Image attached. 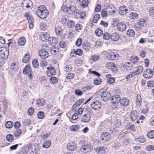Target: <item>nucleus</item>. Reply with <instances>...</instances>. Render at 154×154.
<instances>
[{"instance_id":"1","label":"nucleus","mask_w":154,"mask_h":154,"mask_svg":"<svg viewBox=\"0 0 154 154\" xmlns=\"http://www.w3.org/2000/svg\"><path fill=\"white\" fill-rule=\"evenodd\" d=\"M79 144L81 146L80 151L82 152L86 153L90 152L92 149V146L90 144L87 143L85 141H81Z\"/></svg>"},{"instance_id":"2","label":"nucleus","mask_w":154,"mask_h":154,"mask_svg":"<svg viewBox=\"0 0 154 154\" xmlns=\"http://www.w3.org/2000/svg\"><path fill=\"white\" fill-rule=\"evenodd\" d=\"M96 94L100 95L101 100L104 102L108 101L111 96V94L109 92L103 91V88L97 92Z\"/></svg>"},{"instance_id":"3","label":"nucleus","mask_w":154,"mask_h":154,"mask_svg":"<svg viewBox=\"0 0 154 154\" xmlns=\"http://www.w3.org/2000/svg\"><path fill=\"white\" fill-rule=\"evenodd\" d=\"M66 11L69 14L74 15L75 17L77 14H79V10L77 9L75 5H71L69 7H67Z\"/></svg>"},{"instance_id":"4","label":"nucleus","mask_w":154,"mask_h":154,"mask_svg":"<svg viewBox=\"0 0 154 154\" xmlns=\"http://www.w3.org/2000/svg\"><path fill=\"white\" fill-rule=\"evenodd\" d=\"M100 138L102 140L105 142L109 141L112 138L110 134L108 132H102L100 135Z\"/></svg>"},{"instance_id":"5","label":"nucleus","mask_w":154,"mask_h":154,"mask_svg":"<svg viewBox=\"0 0 154 154\" xmlns=\"http://www.w3.org/2000/svg\"><path fill=\"white\" fill-rule=\"evenodd\" d=\"M9 51L6 47L0 48V57L2 58H6L8 55Z\"/></svg>"},{"instance_id":"6","label":"nucleus","mask_w":154,"mask_h":154,"mask_svg":"<svg viewBox=\"0 0 154 154\" xmlns=\"http://www.w3.org/2000/svg\"><path fill=\"white\" fill-rule=\"evenodd\" d=\"M106 58L109 60H116L118 57V54L116 52H109L106 54Z\"/></svg>"},{"instance_id":"7","label":"nucleus","mask_w":154,"mask_h":154,"mask_svg":"<svg viewBox=\"0 0 154 154\" xmlns=\"http://www.w3.org/2000/svg\"><path fill=\"white\" fill-rule=\"evenodd\" d=\"M22 7L23 9L26 8L28 9H30L32 7L33 3L30 0H24L22 2Z\"/></svg>"},{"instance_id":"8","label":"nucleus","mask_w":154,"mask_h":154,"mask_svg":"<svg viewBox=\"0 0 154 154\" xmlns=\"http://www.w3.org/2000/svg\"><path fill=\"white\" fill-rule=\"evenodd\" d=\"M91 106L92 109L93 110H97L100 108L101 106V104L100 101L95 100L91 104Z\"/></svg>"},{"instance_id":"9","label":"nucleus","mask_w":154,"mask_h":154,"mask_svg":"<svg viewBox=\"0 0 154 154\" xmlns=\"http://www.w3.org/2000/svg\"><path fill=\"white\" fill-rule=\"evenodd\" d=\"M47 75L48 76H51L54 75L56 74V70L53 66H50L47 67Z\"/></svg>"},{"instance_id":"10","label":"nucleus","mask_w":154,"mask_h":154,"mask_svg":"<svg viewBox=\"0 0 154 154\" xmlns=\"http://www.w3.org/2000/svg\"><path fill=\"white\" fill-rule=\"evenodd\" d=\"M153 72L150 69H146L143 74V76L146 78L149 79L153 75Z\"/></svg>"},{"instance_id":"11","label":"nucleus","mask_w":154,"mask_h":154,"mask_svg":"<svg viewBox=\"0 0 154 154\" xmlns=\"http://www.w3.org/2000/svg\"><path fill=\"white\" fill-rule=\"evenodd\" d=\"M117 29L121 32L125 31L126 29L125 24L123 22H119L117 25Z\"/></svg>"},{"instance_id":"12","label":"nucleus","mask_w":154,"mask_h":154,"mask_svg":"<svg viewBox=\"0 0 154 154\" xmlns=\"http://www.w3.org/2000/svg\"><path fill=\"white\" fill-rule=\"evenodd\" d=\"M106 67L112 71L117 70L116 67L114 63L112 62H108L106 64Z\"/></svg>"},{"instance_id":"13","label":"nucleus","mask_w":154,"mask_h":154,"mask_svg":"<svg viewBox=\"0 0 154 154\" xmlns=\"http://www.w3.org/2000/svg\"><path fill=\"white\" fill-rule=\"evenodd\" d=\"M130 118L132 122L136 120L138 117V115L136 110H133L130 113Z\"/></svg>"},{"instance_id":"14","label":"nucleus","mask_w":154,"mask_h":154,"mask_svg":"<svg viewBox=\"0 0 154 154\" xmlns=\"http://www.w3.org/2000/svg\"><path fill=\"white\" fill-rule=\"evenodd\" d=\"M37 15L41 19H44L46 18L49 14V12L46 9L42 11L39 13L37 14Z\"/></svg>"},{"instance_id":"15","label":"nucleus","mask_w":154,"mask_h":154,"mask_svg":"<svg viewBox=\"0 0 154 154\" xmlns=\"http://www.w3.org/2000/svg\"><path fill=\"white\" fill-rule=\"evenodd\" d=\"M106 9L109 14L111 15L115 13V9L112 5H109L107 6Z\"/></svg>"},{"instance_id":"16","label":"nucleus","mask_w":154,"mask_h":154,"mask_svg":"<svg viewBox=\"0 0 154 154\" xmlns=\"http://www.w3.org/2000/svg\"><path fill=\"white\" fill-rule=\"evenodd\" d=\"M120 98L118 95L113 96L111 99V102L113 104L118 103L120 102Z\"/></svg>"},{"instance_id":"17","label":"nucleus","mask_w":154,"mask_h":154,"mask_svg":"<svg viewBox=\"0 0 154 154\" xmlns=\"http://www.w3.org/2000/svg\"><path fill=\"white\" fill-rule=\"evenodd\" d=\"M40 37L42 40L45 41V40L48 41L50 36L48 32H44L40 34Z\"/></svg>"},{"instance_id":"18","label":"nucleus","mask_w":154,"mask_h":154,"mask_svg":"<svg viewBox=\"0 0 154 154\" xmlns=\"http://www.w3.org/2000/svg\"><path fill=\"white\" fill-rule=\"evenodd\" d=\"M39 56L42 58L45 59L47 58L48 56V53L47 51L42 50L38 52Z\"/></svg>"},{"instance_id":"19","label":"nucleus","mask_w":154,"mask_h":154,"mask_svg":"<svg viewBox=\"0 0 154 154\" xmlns=\"http://www.w3.org/2000/svg\"><path fill=\"white\" fill-rule=\"evenodd\" d=\"M121 105L123 106H127L129 103V100L127 98H124L120 100Z\"/></svg>"},{"instance_id":"20","label":"nucleus","mask_w":154,"mask_h":154,"mask_svg":"<svg viewBox=\"0 0 154 154\" xmlns=\"http://www.w3.org/2000/svg\"><path fill=\"white\" fill-rule=\"evenodd\" d=\"M110 39L113 41H117L120 38L119 35L116 32L112 33L110 35Z\"/></svg>"},{"instance_id":"21","label":"nucleus","mask_w":154,"mask_h":154,"mask_svg":"<svg viewBox=\"0 0 154 154\" xmlns=\"http://www.w3.org/2000/svg\"><path fill=\"white\" fill-rule=\"evenodd\" d=\"M67 149L71 151L75 150L77 148L76 144L73 142L68 143L67 146Z\"/></svg>"},{"instance_id":"22","label":"nucleus","mask_w":154,"mask_h":154,"mask_svg":"<svg viewBox=\"0 0 154 154\" xmlns=\"http://www.w3.org/2000/svg\"><path fill=\"white\" fill-rule=\"evenodd\" d=\"M91 118V116L89 114H84L82 117L81 120L82 122H87L90 120Z\"/></svg>"},{"instance_id":"23","label":"nucleus","mask_w":154,"mask_h":154,"mask_svg":"<svg viewBox=\"0 0 154 154\" xmlns=\"http://www.w3.org/2000/svg\"><path fill=\"white\" fill-rule=\"evenodd\" d=\"M128 10L127 8L125 6H122L120 7L119 13L121 15H124L127 12Z\"/></svg>"},{"instance_id":"24","label":"nucleus","mask_w":154,"mask_h":154,"mask_svg":"<svg viewBox=\"0 0 154 154\" xmlns=\"http://www.w3.org/2000/svg\"><path fill=\"white\" fill-rule=\"evenodd\" d=\"M48 41L50 44L52 45H56L58 42L57 38L54 37H50Z\"/></svg>"},{"instance_id":"25","label":"nucleus","mask_w":154,"mask_h":154,"mask_svg":"<svg viewBox=\"0 0 154 154\" xmlns=\"http://www.w3.org/2000/svg\"><path fill=\"white\" fill-rule=\"evenodd\" d=\"M30 150V153L31 154H35L39 152V148L35 146H32L31 145Z\"/></svg>"},{"instance_id":"26","label":"nucleus","mask_w":154,"mask_h":154,"mask_svg":"<svg viewBox=\"0 0 154 154\" xmlns=\"http://www.w3.org/2000/svg\"><path fill=\"white\" fill-rule=\"evenodd\" d=\"M32 72L31 66L29 65H26L23 69V73L27 75Z\"/></svg>"},{"instance_id":"27","label":"nucleus","mask_w":154,"mask_h":154,"mask_svg":"<svg viewBox=\"0 0 154 154\" xmlns=\"http://www.w3.org/2000/svg\"><path fill=\"white\" fill-rule=\"evenodd\" d=\"M83 48L86 51H88L90 48V44L88 42H84L82 45Z\"/></svg>"},{"instance_id":"28","label":"nucleus","mask_w":154,"mask_h":154,"mask_svg":"<svg viewBox=\"0 0 154 154\" xmlns=\"http://www.w3.org/2000/svg\"><path fill=\"white\" fill-rule=\"evenodd\" d=\"M79 14H77V15L75 17V18H77L79 17L81 19L84 18L86 16V12L85 11L82 12L80 10H79Z\"/></svg>"},{"instance_id":"29","label":"nucleus","mask_w":154,"mask_h":154,"mask_svg":"<svg viewBox=\"0 0 154 154\" xmlns=\"http://www.w3.org/2000/svg\"><path fill=\"white\" fill-rule=\"evenodd\" d=\"M124 69L128 71H130L132 68V66L129 62H127L124 65Z\"/></svg>"},{"instance_id":"30","label":"nucleus","mask_w":154,"mask_h":154,"mask_svg":"<svg viewBox=\"0 0 154 154\" xmlns=\"http://www.w3.org/2000/svg\"><path fill=\"white\" fill-rule=\"evenodd\" d=\"M147 20L145 19H140L138 22L139 25L141 26H146L147 24Z\"/></svg>"},{"instance_id":"31","label":"nucleus","mask_w":154,"mask_h":154,"mask_svg":"<svg viewBox=\"0 0 154 154\" xmlns=\"http://www.w3.org/2000/svg\"><path fill=\"white\" fill-rule=\"evenodd\" d=\"M69 128L71 131H77L79 129L80 127L78 125H74L70 126Z\"/></svg>"},{"instance_id":"32","label":"nucleus","mask_w":154,"mask_h":154,"mask_svg":"<svg viewBox=\"0 0 154 154\" xmlns=\"http://www.w3.org/2000/svg\"><path fill=\"white\" fill-rule=\"evenodd\" d=\"M36 103L38 106H41L44 105L45 101L43 99H41L38 100Z\"/></svg>"},{"instance_id":"33","label":"nucleus","mask_w":154,"mask_h":154,"mask_svg":"<svg viewBox=\"0 0 154 154\" xmlns=\"http://www.w3.org/2000/svg\"><path fill=\"white\" fill-rule=\"evenodd\" d=\"M50 51L52 54L55 55L59 51V49L55 46H53L51 48Z\"/></svg>"},{"instance_id":"34","label":"nucleus","mask_w":154,"mask_h":154,"mask_svg":"<svg viewBox=\"0 0 154 154\" xmlns=\"http://www.w3.org/2000/svg\"><path fill=\"white\" fill-rule=\"evenodd\" d=\"M51 144V142L50 140H45L43 143V146L45 148H48L50 146Z\"/></svg>"},{"instance_id":"35","label":"nucleus","mask_w":154,"mask_h":154,"mask_svg":"<svg viewBox=\"0 0 154 154\" xmlns=\"http://www.w3.org/2000/svg\"><path fill=\"white\" fill-rule=\"evenodd\" d=\"M26 42V39L24 37H22L19 39L18 41V43L19 45H24Z\"/></svg>"},{"instance_id":"36","label":"nucleus","mask_w":154,"mask_h":154,"mask_svg":"<svg viewBox=\"0 0 154 154\" xmlns=\"http://www.w3.org/2000/svg\"><path fill=\"white\" fill-rule=\"evenodd\" d=\"M138 17V15L136 12H131L129 14V17L131 19H137Z\"/></svg>"},{"instance_id":"37","label":"nucleus","mask_w":154,"mask_h":154,"mask_svg":"<svg viewBox=\"0 0 154 154\" xmlns=\"http://www.w3.org/2000/svg\"><path fill=\"white\" fill-rule=\"evenodd\" d=\"M126 34L129 37H131L135 35V32L132 29H129L127 31Z\"/></svg>"},{"instance_id":"38","label":"nucleus","mask_w":154,"mask_h":154,"mask_svg":"<svg viewBox=\"0 0 154 154\" xmlns=\"http://www.w3.org/2000/svg\"><path fill=\"white\" fill-rule=\"evenodd\" d=\"M29 54H26L23 58V62L25 63H27L29 60Z\"/></svg>"},{"instance_id":"39","label":"nucleus","mask_w":154,"mask_h":154,"mask_svg":"<svg viewBox=\"0 0 154 154\" xmlns=\"http://www.w3.org/2000/svg\"><path fill=\"white\" fill-rule=\"evenodd\" d=\"M135 141L141 143H143L145 142L146 140L143 136H141L140 137L135 139Z\"/></svg>"},{"instance_id":"40","label":"nucleus","mask_w":154,"mask_h":154,"mask_svg":"<svg viewBox=\"0 0 154 154\" xmlns=\"http://www.w3.org/2000/svg\"><path fill=\"white\" fill-rule=\"evenodd\" d=\"M88 0H82L80 3V6L83 8H85L88 6Z\"/></svg>"},{"instance_id":"41","label":"nucleus","mask_w":154,"mask_h":154,"mask_svg":"<svg viewBox=\"0 0 154 154\" xmlns=\"http://www.w3.org/2000/svg\"><path fill=\"white\" fill-rule=\"evenodd\" d=\"M143 67L142 66H139L138 67L137 70L133 72L135 75L143 71Z\"/></svg>"},{"instance_id":"42","label":"nucleus","mask_w":154,"mask_h":154,"mask_svg":"<svg viewBox=\"0 0 154 154\" xmlns=\"http://www.w3.org/2000/svg\"><path fill=\"white\" fill-rule=\"evenodd\" d=\"M46 10V8L45 6L42 5H41L38 7L37 11H36L35 12L36 14H37Z\"/></svg>"},{"instance_id":"43","label":"nucleus","mask_w":154,"mask_h":154,"mask_svg":"<svg viewBox=\"0 0 154 154\" xmlns=\"http://www.w3.org/2000/svg\"><path fill=\"white\" fill-rule=\"evenodd\" d=\"M56 33L58 35H61L63 33L62 29L59 27H57L55 28Z\"/></svg>"},{"instance_id":"44","label":"nucleus","mask_w":154,"mask_h":154,"mask_svg":"<svg viewBox=\"0 0 154 154\" xmlns=\"http://www.w3.org/2000/svg\"><path fill=\"white\" fill-rule=\"evenodd\" d=\"M67 24L68 27L70 28L73 27L75 25V22L72 20L68 21Z\"/></svg>"},{"instance_id":"45","label":"nucleus","mask_w":154,"mask_h":154,"mask_svg":"<svg viewBox=\"0 0 154 154\" xmlns=\"http://www.w3.org/2000/svg\"><path fill=\"white\" fill-rule=\"evenodd\" d=\"M107 149L106 147H103L99 148L97 152L99 154H105V150Z\"/></svg>"},{"instance_id":"46","label":"nucleus","mask_w":154,"mask_h":154,"mask_svg":"<svg viewBox=\"0 0 154 154\" xmlns=\"http://www.w3.org/2000/svg\"><path fill=\"white\" fill-rule=\"evenodd\" d=\"M139 59L138 57L137 56H132L130 58V61L132 63H135L138 62V60Z\"/></svg>"},{"instance_id":"47","label":"nucleus","mask_w":154,"mask_h":154,"mask_svg":"<svg viewBox=\"0 0 154 154\" xmlns=\"http://www.w3.org/2000/svg\"><path fill=\"white\" fill-rule=\"evenodd\" d=\"M32 66L34 68H38L39 66V63L38 60L35 59L33 60L32 61Z\"/></svg>"},{"instance_id":"48","label":"nucleus","mask_w":154,"mask_h":154,"mask_svg":"<svg viewBox=\"0 0 154 154\" xmlns=\"http://www.w3.org/2000/svg\"><path fill=\"white\" fill-rule=\"evenodd\" d=\"M37 116L39 119H42L45 117V113L43 111H39L38 113Z\"/></svg>"},{"instance_id":"49","label":"nucleus","mask_w":154,"mask_h":154,"mask_svg":"<svg viewBox=\"0 0 154 154\" xmlns=\"http://www.w3.org/2000/svg\"><path fill=\"white\" fill-rule=\"evenodd\" d=\"M49 80L51 82L52 84H56L58 83V80L57 78L55 77H51Z\"/></svg>"},{"instance_id":"50","label":"nucleus","mask_w":154,"mask_h":154,"mask_svg":"<svg viewBox=\"0 0 154 154\" xmlns=\"http://www.w3.org/2000/svg\"><path fill=\"white\" fill-rule=\"evenodd\" d=\"M148 137L150 139L154 138V131H149L147 134Z\"/></svg>"},{"instance_id":"51","label":"nucleus","mask_w":154,"mask_h":154,"mask_svg":"<svg viewBox=\"0 0 154 154\" xmlns=\"http://www.w3.org/2000/svg\"><path fill=\"white\" fill-rule=\"evenodd\" d=\"M103 38L104 39L108 40L110 39V35L108 32H105L103 34Z\"/></svg>"},{"instance_id":"52","label":"nucleus","mask_w":154,"mask_h":154,"mask_svg":"<svg viewBox=\"0 0 154 154\" xmlns=\"http://www.w3.org/2000/svg\"><path fill=\"white\" fill-rule=\"evenodd\" d=\"M100 18V15L98 14H95L93 17V21L94 23H96Z\"/></svg>"},{"instance_id":"53","label":"nucleus","mask_w":154,"mask_h":154,"mask_svg":"<svg viewBox=\"0 0 154 154\" xmlns=\"http://www.w3.org/2000/svg\"><path fill=\"white\" fill-rule=\"evenodd\" d=\"M6 139L8 141L12 142L14 139V137L12 134H8L7 135Z\"/></svg>"},{"instance_id":"54","label":"nucleus","mask_w":154,"mask_h":154,"mask_svg":"<svg viewBox=\"0 0 154 154\" xmlns=\"http://www.w3.org/2000/svg\"><path fill=\"white\" fill-rule=\"evenodd\" d=\"M127 128L130 129L131 131H135V129L134 125L129 124L127 125Z\"/></svg>"},{"instance_id":"55","label":"nucleus","mask_w":154,"mask_h":154,"mask_svg":"<svg viewBox=\"0 0 154 154\" xmlns=\"http://www.w3.org/2000/svg\"><path fill=\"white\" fill-rule=\"evenodd\" d=\"M103 31L100 29L98 28L95 31L96 35L98 36H100L103 34Z\"/></svg>"},{"instance_id":"56","label":"nucleus","mask_w":154,"mask_h":154,"mask_svg":"<svg viewBox=\"0 0 154 154\" xmlns=\"http://www.w3.org/2000/svg\"><path fill=\"white\" fill-rule=\"evenodd\" d=\"M141 98L139 94H137V96L136 103L137 105H140L141 104Z\"/></svg>"},{"instance_id":"57","label":"nucleus","mask_w":154,"mask_h":154,"mask_svg":"<svg viewBox=\"0 0 154 154\" xmlns=\"http://www.w3.org/2000/svg\"><path fill=\"white\" fill-rule=\"evenodd\" d=\"M149 15L152 17L154 18V7H150L149 11Z\"/></svg>"},{"instance_id":"58","label":"nucleus","mask_w":154,"mask_h":154,"mask_svg":"<svg viewBox=\"0 0 154 154\" xmlns=\"http://www.w3.org/2000/svg\"><path fill=\"white\" fill-rule=\"evenodd\" d=\"M82 51L80 49H78L74 51V53L75 54L79 56L82 55Z\"/></svg>"},{"instance_id":"59","label":"nucleus","mask_w":154,"mask_h":154,"mask_svg":"<svg viewBox=\"0 0 154 154\" xmlns=\"http://www.w3.org/2000/svg\"><path fill=\"white\" fill-rule=\"evenodd\" d=\"M22 132V131L20 129H17L16 130L14 134L15 137H17L20 136Z\"/></svg>"},{"instance_id":"60","label":"nucleus","mask_w":154,"mask_h":154,"mask_svg":"<svg viewBox=\"0 0 154 154\" xmlns=\"http://www.w3.org/2000/svg\"><path fill=\"white\" fill-rule=\"evenodd\" d=\"M13 125V123L11 121H8L5 123V126L6 128H11L12 127Z\"/></svg>"},{"instance_id":"61","label":"nucleus","mask_w":154,"mask_h":154,"mask_svg":"<svg viewBox=\"0 0 154 154\" xmlns=\"http://www.w3.org/2000/svg\"><path fill=\"white\" fill-rule=\"evenodd\" d=\"M74 75L75 74L73 73L70 72L67 74L66 76V78L68 79H71L73 78Z\"/></svg>"},{"instance_id":"62","label":"nucleus","mask_w":154,"mask_h":154,"mask_svg":"<svg viewBox=\"0 0 154 154\" xmlns=\"http://www.w3.org/2000/svg\"><path fill=\"white\" fill-rule=\"evenodd\" d=\"M31 123V121L29 119H25L23 122V125L25 126H29Z\"/></svg>"},{"instance_id":"63","label":"nucleus","mask_w":154,"mask_h":154,"mask_svg":"<svg viewBox=\"0 0 154 154\" xmlns=\"http://www.w3.org/2000/svg\"><path fill=\"white\" fill-rule=\"evenodd\" d=\"M50 134H48L46 132H44L41 135V137L42 138L44 139H45L47 138Z\"/></svg>"},{"instance_id":"64","label":"nucleus","mask_w":154,"mask_h":154,"mask_svg":"<svg viewBox=\"0 0 154 154\" xmlns=\"http://www.w3.org/2000/svg\"><path fill=\"white\" fill-rule=\"evenodd\" d=\"M91 88L90 86H86L82 88V92H86V91H88L91 90Z\"/></svg>"}]
</instances>
